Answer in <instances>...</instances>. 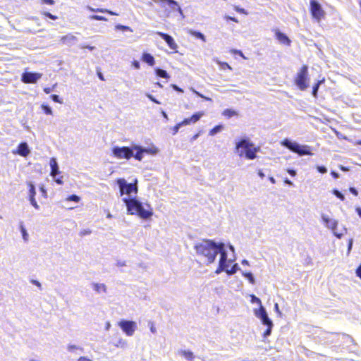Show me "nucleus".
Returning a JSON list of instances; mask_svg holds the SVG:
<instances>
[{"mask_svg": "<svg viewBox=\"0 0 361 361\" xmlns=\"http://www.w3.org/2000/svg\"><path fill=\"white\" fill-rule=\"evenodd\" d=\"M222 115L228 118H231L233 116H237L238 113L236 111L231 109H226L223 111Z\"/></svg>", "mask_w": 361, "mask_h": 361, "instance_id": "nucleus-25", "label": "nucleus"}, {"mask_svg": "<svg viewBox=\"0 0 361 361\" xmlns=\"http://www.w3.org/2000/svg\"><path fill=\"white\" fill-rule=\"evenodd\" d=\"M257 174L261 178H264L265 176L264 173L262 172V170H259Z\"/></svg>", "mask_w": 361, "mask_h": 361, "instance_id": "nucleus-62", "label": "nucleus"}, {"mask_svg": "<svg viewBox=\"0 0 361 361\" xmlns=\"http://www.w3.org/2000/svg\"><path fill=\"white\" fill-rule=\"evenodd\" d=\"M111 152L113 157L118 159H130L133 157V147L115 146L111 149Z\"/></svg>", "mask_w": 361, "mask_h": 361, "instance_id": "nucleus-7", "label": "nucleus"}, {"mask_svg": "<svg viewBox=\"0 0 361 361\" xmlns=\"http://www.w3.org/2000/svg\"><path fill=\"white\" fill-rule=\"evenodd\" d=\"M356 274L361 279V264L356 269Z\"/></svg>", "mask_w": 361, "mask_h": 361, "instance_id": "nucleus-53", "label": "nucleus"}, {"mask_svg": "<svg viewBox=\"0 0 361 361\" xmlns=\"http://www.w3.org/2000/svg\"><path fill=\"white\" fill-rule=\"evenodd\" d=\"M93 287L94 290H96L98 293L106 292V287L103 283H94Z\"/></svg>", "mask_w": 361, "mask_h": 361, "instance_id": "nucleus-27", "label": "nucleus"}, {"mask_svg": "<svg viewBox=\"0 0 361 361\" xmlns=\"http://www.w3.org/2000/svg\"><path fill=\"white\" fill-rule=\"evenodd\" d=\"M204 115V111H198L194 114H192L190 118H184L181 121V124H184L185 126L189 125L190 123H195L197 122Z\"/></svg>", "mask_w": 361, "mask_h": 361, "instance_id": "nucleus-16", "label": "nucleus"}, {"mask_svg": "<svg viewBox=\"0 0 361 361\" xmlns=\"http://www.w3.org/2000/svg\"><path fill=\"white\" fill-rule=\"evenodd\" d=\"M39 190H40L41 192L42 193V195H44V197H47V190H45L44 186H41Z\"/></svg>", "mask_w": 361, "mask_h": 361, "instance_id": "nucleus-54", "label": "nucleus"}, {"mask_svg": "<svg viewBox=\"0 0 361 361\" xmlns=\"http://www.w3.org/2000/svg\"><path fill=\"white\" fill-rule=\"evenodd\" d=\"M219 253L220 254V259L216 273H220L222 271H226L228 267L227 264V254L224 250V247H221V251H219Z\"/></svg>", "mask_w": 361, "mask_h": 361, "instance_id": "nucleus-11", "label": "nucleus"}, {"mask_svg": "<svg viewBox=\"0 0 361 361\" xmlns=\"http://www.w3.org/2000/svg\"><path fill=\"white\" fill-rule=\"evenodd\" d=\"M222 247H224L223 243L217 245L212 240L204 239L202 242L195 244L194 248L197 255L202 257L204 262L209 264L214 262Z\"/></svg>", "mask_w": 361, "mask_h": 361, "instance_id": "nucleus-1", "label": "nucleus"}, {"mask_svg": "<svg viewBox=\"0 0 361 361\" xmlns=\"http://www.w3.org/2000/svg\"><path fill=\"white\" fill-rule=\"evenodd\" d=\"M116 29L122 30V31H132L130 27L126 25H123L121 24H118L116 25Z\"/></svg>", "mask_w": 361, "mask_h": 361, "instance_id": "nucleus-35", "label": "nucleus"}, {"mask_svg": "<svg viewBox=\"0 0 361 361\" xmlns=\"http://www.w3.org/2000/svg\"><path fill=\"white\" fill-rule=\"evenodd\" d=\"M325 79L323 78L322 80H318L312 87V95L314 97H317V92L321 84L324 83Z\"/></svg>", "mask_w": 361, "mask_h": 361, "instance_id": "nucleus-24", "label": "nucleus"}, {"mask_svg": "<svg viewBox=\"0 0 361 361\" xmlns=\"http://www.w3.org/2000/svg\"><path fill=\"white\" fill-rule=\"evenodd\" d=\"M43 15H44V16H46V17H47V18H49L51 19V20H54L57 19V16H54V15L51 14V13H49V12H44V13H43Z\"/></svg>", "mask_w": 361, "mask_h": 361, "instance_id": "nucleus-42", "label": "nucleus"}, {"mask_svg": "<svg viewBox=\"0 0 361 361\" xmlns=\"http://www.w3.org/2000/svg\"><path fill=\"white\" fill-rule=\"evenodd\" d=\"M90 18L92 20H100V21H107L108 20V19L106 17L102 16H98V15H93Z\"/></svg>", "mask_w": 361, "mask_h": 361, "instance_id": "nucleus-37", "label": "nucleus"}, {"mask_svg": "<svg viewBox=\"0 0 361 361\" xmlns=\"http://www.w3.org/2000/svg\"><path fill=\"white\" fill-rule=\"evenodd\" d=\"M156 73L158 76L168 79L169 78V75L167 73V72L163 69L157 68L156 70Z\"/></svg>", "mask_w": 361, "mask_h": 361, "instance_id": "nucleus-29", "label": "nucleus"}, {"mask_svg": "<svg viewBox=\"0 0 361 361\" xmlns=\"http://www.w3.org/2000/svg\"><path fill=\"white\" fill-rule=\"evenodd\" d=\"M310 11L312 17L317 21L323 19L326 14L324 10L317 0H310Z\"/></svg>", "mask_w": 361, "mask_h": 361, "instance_id": "nucleus-8", "label": "nucleus"}, {"mask_svg": "<svg viewBox=\"0 0 361 361\" xmlns=\"http://www.w3.org/2000/svg\"><path fill=\"white\" fill-rule=\"evenodd\" d=\"M322 220L329 228L333 231L336 228L337 222L336 221L329 219L327 216H323Z\"/></svg>", "mask_w": 361, "mask_h": 361, "instance_id": "nucleus-20", "label": "nucleus"}, {"mask_svg": "<svg viewBox=\"0 0 361 361\" xmlns=\"http://www.w3.org/2000/svg\"><path fill=\"white\" fill-rule=\"evenodd\" d=\"M123 201L127 207L128 214L136 215L143 219L152 216L153 209L149 204H142L135 198H124Z\"/></svg>", "mask_w": 361, "mask_h": 361, "instance_id": "nucleus-2", "label": "nucleus"}, {"mask_svg": "<svg viewBox=\"0 0 361 361\" xmlns=\"http://www.w3.org/2000/svg\"><path fill=\"white\" fill-rule=\"evenodd\" d=\"M142 60L150 66L155 64L154 56L149 53H144L142 56Z\"/></svg>", "mask_w": 361, "mask_h": 361, "instance_id": "nucleus-22", "label": "nucleus"}, {"mask_svg": "<svg viewBox=\"0 0 361 361\" xmlns=\"http://www.w3.org/2000/svg\"><path fill=\"white\" fill-rule=\"evenodd\" d=\"M275 37L279 42L280 44H284L286 46H290L291 44V40L289 37L284 33L281 32L279 30H274Z\"/></svg>", "mask_w": 361, "mask_h": 361, "instance_id": "nucleus-15", "label": "nucleus"}, {"mask_svg": "<svg viewBox=\"0 0 361 361\" xmlns=\"http://www.w3.org/2000/svg\"><path fill=\"white\" fill-rule=\"evenodd\" d=\"M230 52L233 54L238 55L240 57H242L243 59H246L245 56H244L243 53L240 50L233 49H231Z\"/></svg>", "mask_w": 361, "mask_h": 361, "instance_id": "nucleus-40", "label": "nucleus"}, {"mask_svg": "<svg viewBox=\"0 0 361 361\" xmlns=\"http://www.w3.org/2000/svg\"><path fill=\"white\" fill-rule=\"evenodd\" d=\"M294 82L300 90H305L309 87V72L308 66L303 65L298 71Z\"/></svg>", "mask_w": 361, "mask_h": 361, "instance_id": "nucleus-5", "label": "nucleus"}, {"mask_svg": "<svg viewBox=\"0 0 361 361\" xmlns=\"http://www.w3.org/2000/svg\"><path fill=\"white\" fill-rule=\"evenodd\" d=\"M27 185L28 187V189H29V200H30V204L36 209H38L39 208V205L37 204L36 200H35V195H36V191H35V185L32 183L31 182H27Z\"/></svg>", "mask_w": 361, "mask_h": 361, "instance_id": "nucleus-14", "label": "nucleus"}, {"mask_svg": "<svg viewBox=\"0 0 361 361\" xmlns=\"http://www.w3.org/2000/svg\"><path fill=\"white\" fill-rule=\"evenodd\" d=\"M133 66L136 68V69H139L140 68V63L138 61H135L133 62Z\"/></svg>", "mask_w": 361, "mask_h": 361, "instance_id": "nucleus-60", "label": "nucleus"}, {"mask_svg": "<svg viewBox=\"0 0 361 361\" xmlns=\"http://www.w3.org/2000/svg\"><path fill=\"white\" fill-rule=\"evenodd\" d=\"M78 361H92V360H90V359L85 357H80L78 359Z\"/></svg>", "mask_w": 361, "mask_h": 361, "instance_id": "nucleus-63", "label": "nucleus"}, {"mask_svg": "<svg viewBox=\"0 0 361 361\" xmlns=\"http://www.w3.org/2000/svg\"><path fill=\"white\" fill-rule=\"evenodd\" d=\"M225 271H226L228 274H233L236 272V264L233 265L231 269H226Z\"/></svg>", "mask_w": 361, "mask_h": 361, "instance_id": "nucleus-45", "label": "nucleus"}, {"mask_svg": "<svg viewBox=\"0 0 361 361\" xmlns=\"http://www.w3.org/2000/svg\"><path fill=\"white\" fill-rule=\"evenodd\" d=\"M97 75H98L99 78L101 80L104 81L105 80L104 78V75H102V73L99 70H97Z\"/></svg>", "mask_w": 361, "mask_h": 361, "instance_id": "nucleus-59", "label": "nucleus"}, {"mask_svg": "<svg viewBox=\"0 0 361 361\" xmlns=\"http://www.w3.org/2000/svg\"><path fill=\"white\" fill-rule=\"evenodd\" d=\"M349 191H350V192L353 195H355V196H357V195H358V192H357V190H356L355 188H353V187H350V188H349Z\"/></svg>", "mask_w": 361, "mask_h": 361, "instance_id": "nucleus-50", "label": "nucleus"}, {"mask_svg": "<svg viewBox=\"0 0 361 361\" xmlns=\"http://www.w3.org/2000/svg\"><path fill=\"white\" fill-rule=\"evenodd\" d=\"M317 169L321 173H324L327 171L326 168L324 166H317Z\"/></svg>", "mask_w": 361, "mask_h": 361, "instance_id": "nucleus-44", "label": "nucleus"}, {"mask_svg": "<svg viewBox=\"0 0 361 361\" xmlns=\"http://www.w3.org/2000/svg\"><path fill=\"white\" fill-rule=\"evenodd\" d=\"M235 10L240 13L247 14V12L245 11V10L244 8L235 7Z\"/></svg>", "mask_w": 361, "mask_h": 361, "instance_id": "nucleus-51", "label": "nucleus"}, {"mask_svg": "<svg viewBox=\"0 0 361 361\" xmlns=\"http://www.w3.org/2000/svg\"><path fill=\"white\" fill-rule=\"evenodd\" d=\"M51 172L50 175L54 177L56 175L59 173L58 164L54 158L50 159Z\"/></svg>", "mask_w": 361, "mask_h": 361, "instance_id": "nucleus-21", "label": "nucleus"}, {"mask_svg": "<svg viewBox=\"0 0 361 361\" xmlns=\"http://www.w3.org/2000/svg\"><path fill=\"white\" fill-rule=\"evenodd\" d=\"M118 326L121 327L122 331L128 336H133L137 328V325L135 322L128 320H121L118 323Z\"/></svg>", "mask_w": 361, "mask_h": 361, "instance_id": "nucleus-10", "label": "nucleus"}, {"mask_svg": "<svg viewBox=\"0 0 361 361\" xmlns=\"http://www.w3.org/2000/svg\"><path fill=\"white\" fill-rule=\"evenodd\" d=\"M190 34L192 36L202 39L203 42L206 41L204 35L199 31H190Z\"/></svg>", "mask_w": 361, "mask_h": 361, "instance_id": "nucleus-30", "label": "nucleus"}, {"mask_svg": "<svg viewBox=\"0 0 361 361\" xmlns=\"http://www.w3.org/2000/svg\"><path fill=\"white\" fill-rule=\"evenodd\" d=\"M16 153L22 157H27L30 153V150L27 143L22 142L19 144L17 148Z\"/></svg>", "mask_w": 361, "mask_h": 361, "instance_id": "nucleus-18", "label": "nucleus"}, {"mask_svg": "<svg viewBox=\"0 0 361 361\" xmlns=\"http://www.w3.org/2000/svg\"><path fill=\"white\" fill-rule=\"evenodd\" d=\"M180 354L189 361H192L194 359V355L190 350H181Z\"/></svg>", "mask_w": 361, "mask_h": 361, "instance_id": "nucleus-26", "label": "nucleus"}, {"mask_svg": "<svg viewBox=\"0 0 361 361\" xmlns=\"http://www.w3.org/2000/svg\"><path fill=\"white\" fill-rule=\"evenodd\" d=\"M171 86H172L173 90H176V91H178L179 92H183V90L181 88L178 87L177 85H172Z\"/></svg>", "mask_w": 361, "mask_h": 361, "instance_id": "nucleus-55", "label": "nucleus"}, {"mask_svg": "<svg viewBox=\"0 0 361 361\" xmlns=\"http://www.w3.org/2000/svg\"><path fill=\"white\" fill-rule=\"evenodd\" d=\"M154 2L159 4L165 16L167 17L175 13H178L183 16L182 9L178 3L175 0H154Z\"/></svg>", "mask_w": 361, "mask_h": 361, "instance_id": "nucleus-4", "label": "nucleus"}, {"mask_svg": "<svg viewBox=\"0 0 361 361\" xmlns=\"http://www.w3.org/2000/svg\"><path fill=\"white\" fill-rule=\"evenodd\" d=\"M78 349V347L75 345H69L68 346V350H70V351H73L74 350H76Z\"/></svg>", "mask_w": 361, "mask_h": 361, "instance_id": "nucleus-56", "label": "nucleus"}, {"mask_svg": "<svg viewBox=\"0 0 361 361\" xmlns=\"http://www.w3.org/2000/svg\"><path fill=\"white\" fill-rule=\"evenodd\" d=\"M41 77L42 73L27 72L23 74L21 80L26 84L35 83Z\"/></svg>", "mask_w": 361, "mask_h": 361, "instance_id": "nucleus-12", "label": "nucleus"}, {"mask_svg": "<svg viewBox=\"0 0 361 361\" xmlns=\"http://www.w3.org/2000/svg\"><path fill=\"white\" fill-rule=\"evenodd\" d=\"M133 151H135V154H133L134 158L137 161H142L143 158V154L145 150H143V148L138 145H135L133 147Z\"/></svg>", "mask_w": 361, "mask_h": 361, "instance_id": "nucleus-19", "label": "nucleus"}, {"mask_svg": "<svg viewBox=\"0 0 361 361\" xmlns=\"http://www.w3.org/2000/svg\"><path fill=\"white\" fill-rule=\"evenodd\" d=\"M226 19L227 20H231V21H233L235 23H238V19L236 18H235V17L226 16Z\"/></svg>", "mask_w": 361, "mask_h": 361, "instance_id": "nucleus-52", "label": "nucleus"}, {"mask_svg": "<svg viewBox=\"0 0 361 361\" xmlns=\"http://www.w3.org/2000/svg\"><path fill=\"white\" fill-rule=\"evenodd\" d=\"M145 150L144 153L155 154L158 152L157 149H151V148H143Z\"/></svg>", "mask_w": 361, "mask_h": 361, "instance_id": "nucleus-41", "label": "nucleus"}, {"mask_svg": "<svg viewBox=\"0 0 361 361\" xmlns=\"http://www.w3.org/2000/svg\"><path fill=\"white\" fill-rule=\"evenodd\" d=\"M355 211L357 213L358 216L361 218V208L356 207Z\"/></svg>", "mask_w": 361, "mask_h": 361, "instance_id": "nucleus-64", "label": "nucleus"}, {"mask_svg": "<svg viewBox=\"0 0 361 361\" xmlns=\"http://www.w3.org/2000/svg\"><path fill=\"white\" fill-rule=\"evenodd\" d=\"M51 98L54 102L59 103V104L62 103V101L60 99L59 97L56 94H51Z\"/></svg>", "mask_w": 361, "mask_h": 361, "instance_id": "nucleus-43", "label": "nucleus"}, {"mask_svg": "<svg viewBox=\"0 0 361 361\" xmlns=\"http://www.w3.org/2000/svg\"><path fill=\"white\" fill-rule=\"evenodd\" d=\"M218 63L219 64L221 68L223 70H226V69L232 70V68L231 67V66L226 62H219Z\"/></svg>", "mask_w": 361, "mask_h": 361, "instance_id": "nucleus-39", "label": "nucleus"}, {"mask_svg": "<svg viewBox=\"0 0 361 361\" xmlns=\"http://www.w3.org/2000/svg\"><path fill=\"white\" fill-rule=\"evenodd\" d=\"M331 175L332 176V177L334 178H338L339 177V174L337 172L334 171H332L331 172Z\"/></svg>", "mask_w": 361, "mask_h": 361, "instance_id": "nucleus-57", "label": "nucleus"}, {"mask_svg": "<svg viewBox=\"0 0 361 361\" xmlns=\"http://www.w3.org/2000/svg\"><path fill=\"white\" fill-rule=\"evenodd\" d=\"M116 182L120 188L121 196L125 194L130 195L132 193L136 194L137 192V180L134 183H127L124 178H118Z\"/></svg>", "mask_w": 361, "mask_h": 361, "instance_id": "nucleus-6", "label": "nucleus"}, {"mask_svg": "<svg viewBox=\"0 0 361 361\" xmlns=\"http://www.w3.org/2000/svg\"><path fill=\"white\" fill-rule=\"evenodd\" d=\"M235 149L240 157H244L250 160L255 159L257 157V153L259 151V147H255L252 142L246 139H242L237 142Z\"/></svg>", "mask_w": 361, "mask_h": 361, "instance_id": "nucleus-3", "label": "nucleus"}, {"mask_svg": "<svg viewBox=\"0 0 361 361\" xmlns=\"http://www.w3.org/2000/svg\"><path fill=\"white\" fill-rule=\"evenodd\" d=\"M20 231L23 235L24 240L27 241L28 240V234L23 224L20 226Z\"/></svg>", "mask_w": 361, "mask_h": 361, "instance_id": "nucleus-33", "label": "nucleus"}, {"mask_svg": "<svg viewBox=\"0 0 361 361\" xmlns=\"http://www.w3.org/2000/svg\"><path fill=\"white\" fill-rule=\"evenodd\" d=\"M257 316L262 320V322L266 326H273L271 320L268 317L265 309L261 306L259 309V313Z\"/></svg>", "mask_w": 361, "mask_h": 361, "instance_id": "nucleus-17", "label": "nucleus"}, {"mask_svg": "<svg viewBox=\"0 0 361 361\" xmlns=\"http://www.w3.org/2000/svg\"><path fill=\"white\" fill-rule=\"evenodd\" d=\"M185 126L184 124H181V122L177 123L173 128V134H176L178 133V129L180 126Z\"/></svg>", "mask_w": 361, "mask_h": 361, "instance_id": "nucleus-46", "label": "nucleus"}, {"mask_svg": "<svg viewBox=\"0 0 361 361\" xmlns=\"http://www.w3.org/2000/svg\"><path fill=\"white\" fill-rule=\"evenodd\" d=\"M267 326V330L264 333V337H267V336L270 335L271 331V328H272L273 326Z\"/></svg>", "mask_w": 361, "mask_h": 361, "instance_id": "nucleus-47", "label": "nucleus"}, {"mask_svg": "<svg viewBox=\"0 0 361 361\" xmlns=\"http://www.w3.org/2000/svg\"><path fill=\"white\" fill-rule=\"evenodd\" d=\"M243 276L246 277L252 284L255 283V279L251 272L244 273Z\"/></svg>", "mask_w": 361, "mask_h": 361, "instance_id": "nucleus-36", "label": "nucleus"}, {"mask_svg": "<svg viewBox=\"0 0 361 361\" xmlns=\"http://www.w3.org/2000/svg\"><path fill=\"white\" fill-rule=\"evenodd\" d=\"M282 145L289 149L290 151L298 154L299 155H309L311 152L306 149V147L301 146L295 142H292L288 139L282 141Z\"/></svg>", "mask_w": 361, "mask_h": 361, "instance_id": "nucleus-9", "label": "nucleus"}, {"mask_svg": "<svg viewBox=\"0 0 361 361\" xmlns=\"http://www.w3.org/2000/svg\"><path fill=\"white\" fill-rule=\"evenodd\" d=\"M55 182L59 184V185H63V181L62 180V177H60V178H58L55 180Z\"/></svg>", "mask_w": 361, "mask_h": 361, "instance_id": "nucleus-58", "label": "nucleus"}, {"mask_svg": "<svg viewBox=\"0 0 361 361\" xmlns=\"http://www.w3.org/2000/svg\"><path fill=\"white\" fill-rule=\"evenodd\" d=\"M90 10L92 11H94V12H100V13H109L110 15H112V16H117L118 14L112 11H110V10H108V9H104V8H97V9H94V8H90Z\"/></svg>", "mask_w": 361, "mask_h": 361, "instance_id": "nucleus-28", "label": "nucleus"}, {"mask_svg": "<svg viewBox=\"0 0 361 361\" xmlns=\"http://www.w3.org/2000/svg\"><path fill=\"white\" fill-rule=\"evenodd\" d=\"M288 173L291 176H295L296 175V172L295 171H294L293 169H288Z\"/></svg>", "mask_w": 361, "mask_h": 361, "instance_id": "nucleus-61", "label": "nucleus"}, {"mask_svg": "<svg viewBox=\"0 0 361 361\" xmlns=\"http://www.w3.org/2000/svg\"><path fill=\"white\" fill-rule=\"evenodd\" d=\"M67 200L78 202L80 200V198L76 195H71L67 197Z\"/></svg>", "mask_w": 361, "mask_h": 361, "instance_id": "nucleus-38", "label": "nucleus"}, {"mask_svg": "<svg viewBox=\"0 0 361 361\" xmlns=\"http://www.w3.org/2000/svg\"><path fill=\"white\" fill-rule=\"evenodd\" d=\"M252 302H257V304L261 305V300L259 298H257L255 295H252Z\"/></svg>", "mask_w": 361, "mask_h": 361, "instance_id": "nucleus-48", "label": "nucleus"}, {"mask_svg": "<svg viewBox=\"0 0 361 361\" xmlns=\"http://www.w3.org/2000/svg\"><path fill=\"white\" fill-rule=\"evenodd\" d=\"M42 3L48 4V5H54L55 1L54 0H41Z\"/></svg>", "mask_w": 361, "mask_h": 361, "instance_id": "nucleus-49", "label": "nucleus"}, {"mask_svg": "<svg viewBox=\"0 0 361 361\" xmlns=\"http://www.w3.org/2000/svg\"><path fill=\"white\" fill-rule=\"evenodd\" d=\"M41 109L43 110L44 113L47 115H51L53 113L51 109L47 104H42Z\"/></svg>", "mask_w": 361, "mask_h": 361, "instance_id": "nucleus-31", "label": "nucleus"}, {"mask_svg": "<svg viewBox=\"0 0 361 361\" xmlns=\"http://www.w3.org/2000/svg\"><path fill=\"white\" fill-rule=\"evenodd\" d=\"M76 41V37L72 34H68L61 37V42L64 44H71Z\"/></svg>", "mask_w": 361, "mask_h": 361, "instance_id": "nucleus-23", "label": "nucleus"}, {"mask_svg": "<svg viewBox=\"0 0 361 361\" xmlns=\"http://www.w3.org/2000/svg\"><path fill=\"white\" fill-rule=\"evenodd\" d=\"M333 194L335 196H336L341 201H344L345 200L344 195L340 191H338V190H336V189L333 190Z\"/></svg>", "mask_w": 361, "mask_h": 361, "instance_id": "nucleus-34", "label": "nucleus"}, {"mask_svg": "<svg viewBox=\"0 0 361 361\" xmlns=\"http://www.w3.org/2000/svg\"><path fill=\"white\" fill-rule=\"evenodd\" d=\"M222 128H223V126L221 125H217V126H214L212 129L210 130L209 135H214L216 133H217L218 132H219Z\"/></svg>", "mask_w": 361, "mask_h": 361, "instance_id": "nucleus-32", "label": "nucleus"}, {"mask_svg": "<svg viewBox=\"0 0 361 361\" xmlns=\"http://www.w3.org/2000/svg\"><path fill=\"white\" fill-rule=\"evenodd\" d=\"M156 34L160 36L166 42L171 49L176 51L178 45L171 35L159 31L157 32Z\"/></svg>", "mask_w": 361, "mask_h": 361, "instance_id": "nucleus-13", "label": "nucleus"}]
</instances>
